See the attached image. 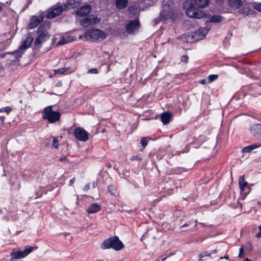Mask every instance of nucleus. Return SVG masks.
<instances>
[{
  "label": "nucleus",
  "mask_w": 261,
  "mask_h": 261,
  "mask_svg": "<svg viewBox=\"0 0 261 261\" xmlns=\"http://www.w3.org/2000/svg\"><path fill=\"white\" fill-rule=\"evenodd\" d=\"M210 0H187L184 3L187 15L190 17L201 18L205 14L197 7L204 8L208 5Z\"/></svg>",
  "instance_id": "nucleus-1"
},
{
  "label": "nucleus",
  "mask_w": 261,
  "mask_h": 261,
  "mask_svg": "<svg viewBox=\"0 0 261 261\" xmlns=\"http://www.w3.org/2000/svg\"><path fill=\"white\" fill-rule=\"evenodd\" d=\"M124 247L122 242L119 239L117 236L110 237L105 240L102 245V249L112 248L115 250H120Z\"/></svg>",
  "instance_id": "nucleus-2"
},
{
  "label": "nucleus",
  "mask_w": 261,
  "mask_h": 261,
  "mask_svg": "<svg viewBox=\"0 0 261 261\" xmlns=\"http://www.w3.org/2000/svg\"><path fill=\"white\" fill-rule=\"evenodd\" d=\"M53 106H48L42 112L43 118L47 120L50 123H54L59 120L61 117L60 113L53 111Z\"/></svg>",
  "instance_id": "nucleus-3"
},
{
  "label": "nucleus",
  "mask_w": 261,
  "mask_h": 261,
  "mask_svg": "<svg viewBox=\"0 0 261 261\" xmlns=\"http://www.w3.org/2000/svg\"><path fill=\"white\" fill-rule=\"evenodd\" d=\"M173 3L170 1L163 2L162 10L160 12V16L164 19H173L174 17L172 9Z\"/></svg>",
  "instance_id": "nucleus-4"
},
{
  "label": "nucleus",
  "mask_w": 261,
  "mask_h": 261,
  "mask_svg": "<svg viewBox=\"0 0 261 261\" xmlns=\"http://www.w3.org/2000/svg\"><path fill=\"white\" fill-rule=\"evenodd\" d=\"M85 37L87 40L94 41L99 38H105L106 34L103 31L99 29H90L86 31L85 34Z\"/></svg>",
  "instance_id": "nucleus-5"
},
{
  "label": "nucleus",
  "mask_w": 261,
  "mask_h": 261,
  "mask_svg": "<svg viewBox=\"0 0 261 261\" xmlns=\"http://www.w3.org/2000/svg\"><path fill=\"white\" fill-rule=\"evenodd\" d=\"M38 36L35 41V45L37 47H40L43 43L47 41L49 35L46 31L43 30V28L39 27L37 30Z\"/></svg>",
  "instance_id": "nucleus-6"
},
{
  "label": "nucleus",
  "mask_w": 261,
  "mask_h": 261,
  "mask_svg": "<svg viewBox=\"0 0 261 261\" xmlns=\"http://www.w3.org/2000/svg\"><path fill=\"white\" fill-rule=\"evenodd\" d=\"M75 138L82 142H86L89 139V133L82 127H77L73 132Z\"/></svg>",
  "instance_id": "nucleus-7"
},
{
  "label": "nucleus",
  "mask_w": 261,
  "mask_h": 261,
  "mask_svg": "<svg viewBox=\"0 0 261 261\" xmlns=\"http://www.w3.org/2000/svg\"><path fill=\"white\" fill-rule=\"evenodd\" d=\"M211 28V26L206 25L205 28H201L193 32L192 37L197 41L201 40L205 36Z\"/></svg>",
  "instance_id": "nucleus-8"
},
{
  "label": "nucleus",
  "mask_w": 261,
  "mask_h": 261,
  "mask_svg": "<svg viewBox=\"0 0 261 261\" xmlns=\"http://www.w3.org/2000/svg\"><path fill=\"white\" fill-rule=\"evenodd\" d=\"M64 8L61 5H55L53 6L47 13L46 17L48 19H51L60 15L63 11Z\"/></svg>",
  "instance_id": "nucleus-9"
},
{
  "label": "nucleus",
  "mask_w": 261,
  "mask_h": 261,
  "mask_svg": "<svg viewBox=\"0 0 261 261\" xmlns=\"http://www.w3.org/2000/svg\"><path fill=\"white\" fill-rule=\"evenodd\" d=\"M100 19L97 17H86L81 21V24L84 27L93 25L100 22Z\"/></svg>",
  "instance_id": "nucleus-10"
},
{
  "label": "nucleus",
  "mask_w": 261,
  "mask_h": 261,
  "mask_svg": "<svg viewBox=\"0 0 261 261\" xmlns=\"http://www.w3.org/2000/svg\"><path fill=\"white\" fill-rule=\"evenodd\" d=\"M140 26V22L138 19H135L129 21L125 26V29L128 33H133L137 31Z\"/></svg>",
  "instance_id": "nucleus-11"
},
{
  "label": "nucleus",
  "mask_w": 261,
  "mask_h": 261,
  "mask_svg": "<svg viewBox=\"0 0 261 261\" xmlns=\"http://www.w3.org/2000/svg\"><path fill=\"white\" fill-rule=\"evenodd\" d=\"M44 16L42 15L39 16H33L28 24V28L30 29H33L36 28L40 23L43 21Z\"/></svg>",
  "instance_id": "nucleus-12"
},
{
  "label": "nucleus",
  "mask_w": 261,
  "mask_h": 261,
  "mask_svg": "<svg viewBox=\"0 0 261 261\" xmlns=\"http://www.w3.org/2000/svg\"><path fill=\"white\" fill-rule=\"evenodd\" d=\"M33 41V37L29 34L25 39L22 41V43L19 46V49L24 51L28 48Z\"/></svg>",
  "instance_id": "nucleus-13"
},
{
  "label": "nucleus",
  "mask_w": 261,
  "mask_h": 261,
  "mask_svg": "<svg viewBox=\"0 0 261 261\" xmlns=\"http://www.w3.org/2000/svg\"><path fill=\"white\" fill-rule=\"evenodd\" d=\"M91 11V7L89 5H85L77 9L76 14L79 16H84L88 15Z\"/></svg>",
  "instance_id": "nucleus-14"
},
{
  "label": "nucleus",
  "mask_w": 261,
  "mask_h": 261,
  "mask_svg": "<svg viewBox=\"0 0 261 261\" xmlns=\"http://www.w3.org/2000/svg\"><path fill=\"white\" fill-rule=\"evenodd\" d=\"M250 132L253 136H256L261 134V124H254L250 127Z\"/></svg>",
  "instance_id": "nucleus-15"
},
{
  "label": "nucleus",
  "mask_w": 261,
  "mask_h": 261,
  "mask_svg": "<svg viewBox=\"0 0 261 261\" xmlns=\"http://www.w3.org/2000/svg\"><path fill=\"white\" fill-rule=\"evenodd\" d=\"M172 115L169 112H165L161 114V120L164 124H167L169 123L170 118Z\"/></svg>",
  "instance_id": "nucleus-16"
},
{
  "label": "nucleus",
  "mask_w": 261,
  "mask_h": 261,
  "mask_svg": "<svg viewBox=\"0 0 261 261\" xmlns=\"http://www.w3.org/2000/svg\"><path fill=\"white\" fill-rule=\"evenodd\" d=\"M80 5V1H76L75 0H68L67 2L65 4V9H71L77 7Z\"/></svg>",
  "instance_id": "nucleus-17"
},
{
  "label": "nucleus",
  "mask_w": 261,
  "mask_h": 261,
  "mask_svg": "<svg viewBox=\"0 0 261 261\" xmlns=\"http://www.w3.org/2000/svg\"><path fill=\"white\" fill-rule=\"evenodd\" d=\"M23 251H21L19 249H14L11 252L10 255L13 259H19L24 258L23 256Z\"/></svg>",
  "instance_id": "nucleus-18"
},
{
  "label": "nucleus",
  "mask_w": 261,
  "mask_h": 261,
  "mask_svg": "<svg viewBox=\"0 0 261 261\" xmlns=\"http://www.w3.org/2000/svg\"><path fill=\"white\" fill-rule=\"evenodd\" d=\"M101 209V207L99 204L94 203H92L88 207L87 211L89 214L95 213L99 212Z\"/></svg>",
  "instance_id": "nucleus-19"
},
{
  "label": "nucleus",
  "mask_w": 261,
  "mask_h": 261,
  "mask_svg": "<svg viewBox=\"0 0 261 261\" xmlns=\"http://www.w3.org/2000/svg\"><path fill=\"white\" fill-rule=\"evenodd\" d=\"M228 5L234 9H239L243 5L241 0H228Z\"/></svg>",
  "instance_id": "nucleus-20"
},
{
  "label": "nucleus",
  "mask_w": 261,
  "mask_h": 261,
  "mask_svg": "<svg viewBox=\"0 0 261 261\" xmlns=\"http://www.w3.org/2000/svg\"><path fill=\"white\" fill-rule=\"evenodd\" d=\"M222 16L220 15H213L212 16L210 21H207L206 22V25L208 26H211V22L213 23H218L221 22L222 20Z\"/></svg>",
  "instance_id": "nucleus-21"
},
{
  "label": "nucleus",
  "mask_w": 261,
  "mask_h": 261,
  "mask_svg": "<svg viewBox=\"0 0 261 261\" xmlns=\"http://www.w3.org/2000/svg\"><path fill=\"white\" fill-rule=\"evenodd\" d=\"M73 41V39L72 37L68 36H64L57 43L58 45H62L65 44H67L70 42Z\"/></svg>",
  "instance_id": "nucleus-22"
},
{
  "label": "nucleus",
  "mask_w": 261,
  "mask_h": 261,
  "mask_svg": "<svg viewBox=\"0 0 261 261\" xmlns=\"http://www.w3.org/2000/svg\"><path fill=\"white\" fill-rule=\"evenodd\" d=\"M127 3V0H116V6L117 8L119 9H122L125 8Z\"/></svg>",
  "instance_id": "nucleus-23"
},
{
  "label": "nucleus",
  "mask_w": 261,
  "mask_h": 261,
  "mask_svg": "<svg viewBox=\"0 0 261 261\" xmlns=\"http://www.w3.org/2000/svg\"><path fill=\"white\" fill-rule=\"evenodd\" d=\"M260 146V144H258V145H256V144H254V145H249V146H247L246 147H245L243 149V152L244 153L245 152H251L252 150L259 147V146Z\"/></svg>",
  "instance_id": "nucleus-24"
},
{
  "label": "nucleus",
  "mask_w": 261,
  "mask_h": 261,
  "mask_svg": "<svg viewBox=\"0 0 261 261\" xmlns=\"http://www.w3.org/2000/svg\"><path fill=\"white\" fill-rule=\"evenodd\" d=\"M239 184L241 191H243L244 188L247 186V182L244 179V176H241L239 179Z\"/></svg>",
  "instance_id": "nucleus-25"
},
{
  "label": "nucleus",
  "mask_w": 261,
  "mask_h": 261,
  "mask_svg": "<svg viewBox=\"0 0 261 261\" xmlns=\"http://www.w3.org/2000/svg\"><path fill=\"white\" fill-rule=\"evenodd\" d=\"M211 255V253L208 251H202L200 254H198V256L199 257L198 261H205V259H203L205 257H210Z\"/></svg>",
  "instance_id": "nucleus-26"
},
{
  "label": "nucleus",
  "mask_w": 261,
  "mask_h": 261,
  "mask_svg": "<svg viewBox=\"0 0 261 261\" xmlns=\"http://www.w3.org/2000/svg\"><path fill=\"white\" fill-rule=\"evenodd\" d=\"M37 248V247L26 246L24 251H23V253H22L24 257L28 255L34 250V249H36Z\"/></svg>",
  "instance_id": "nucleus-27"
},
{
  "label": "nucleus",
  "mask_w": 261,
  "mask_h": 261,
  "mask_svg": "<svg viewBox=\"0 0 261 261\" xmlns=\"http://www.w3.org/2000/svg\"><path fill=\"white\" fill-rule=\"evenodd\" d=\"M24 51V50H21L19 48L18 49L12 52L11 54L13 55L16 59H18L21 57Z\"/></svg>",
  "instance_id": "nucleus-28"
},
{
  "label": "nucleus",
  "mask_w": 261,
  "mask_h": 261,
  "mask_svg": "<svg viewBox=\"0 0 261 261\" xmlns=\"http://www.w3.org/2000/svg\"><path fill=\"white\" fill-rule=\"evenodd\" d=\"M190 145H187L184 148V149H182L180 151H176L175 152V153H174V155H179L180 154V153H186V152H188L190 150Z\"/></svg>",
  "instance_id": "nucleus-29"
},
{
  "label": "nucleus",
  "mask_w": 261,
  "mask_h": 261,
  "mask_svg": "<svg viewBox=\"0 0 261 261\" xmlns=\"http://www.w3.org/2000/svg\"><path fill=\"white\" fill-rule=\"evenodd\" d=\"M69 69H70V67H64L60 69L55 70V74H63L67 72Z\"/></svg>",
  "instance_id": "nucleus-30"
},
{
  "label": "nucleus",
  "mask_w": 261,
  "mask_h": 261,
  "mask_svg": "<svg viewBox=\"0 0 261 261\" xmlns=\"http://www.w3.org/2000/svg\"><path fill=\"white\" fill-rule=\"evenodd\" d=\"M251 10L248 8H245L244 9H241L239 10V13L241 14H245L246 15H249L250 14H252L251 12Z\"/></svg>",
  "instance_id": "nucleus-31"
},
{
  "label": "nucleus",
  "mask_w": 261,
  "mask_h": 261,
  "mask_svg": "<svg viewBox=\"0 0 261 261\" xmlns=\"http://www.w3.org/2000/svg\"><path fill=\"white\" fill-rule=\"evenodd\" d=\"M218 77V75L216 74H211L208 76L207 83L209 84L216 80Z\"/></svg>",
  "instance_id": "nucleus-32"
},
{
  "label": "nucleus",
  "mask_w": 261,
  "mask_h": 261,
  "mask_svg": "<svg viewBox=\"0 0 261 261\" xmlns=\"http://www.w3.org/2000/svg\"><path fill=\"white\" fill-rule=\"evenodd\" d=\"M108 190L109 192L111 193L112 195H116V189L115 187L113 185H110L108 187Z\"/></svg>",
  "instance_id": "nucleus-33"
},
{
  "label": "nucleus",
  "mask_w": 261,
  "mask_h": 261,
  "mask_svg": "<svg viewBox=\"0 0 261 261\" xmlns=\"http://www.w3.org/2000/svg\"><path fill=\"white\" fill-rule=\"evenodd\" d=\"M128 10L130 13L135 14L137 12V8L136 6L132 5L128 7Z\"/></svg>",
  "instance_id": "nucleus-34"
},
{
  "label": "nucleus",
  "mask_w": 261,
  "mask_h": 261,
  "mask_svg": "<svg viewBox=\"0 0 261 261\" xmlns=\"http://www.w3.org/2000/svg\"><path fill=\"white\" fill-rule=\"evenodd\" d=\"M148 139L146 137H143L141 140V144L143 148H145L147 145Z\"/></svg>",
  "instance_id": "nucleus-35"
},
{
  "label": "nucleus",
  "mask_w": 261,
  "mask_h": 261,
  "mask_svg": "<svg viewBox=\"0 0 261 261\" xmlns=\"http://www.w3.org/2000/svg\"><path fill=\"white\" fill-rule=\"evenodd\" d=\"M12 111V109L10 107H6L2 108L0 109V112H6L8 114Z\"/></svg>",
  "instance_id": "nucleus-36"
},
{
  "label": "nucleus",
  "mask_w": 261,
  "mask_h": 261,
  "mask_svg": "<svg viewBox=\"0 0 261 261\" xmlns=\"http://www.w3.org/2000/svg\"><path fill=\"white\" fill-rule=\"evenodd\" d=\"M254 8L257 11L261 12V3L254 4Z\"/></svg>",
  "instance_id": "nucleus-37"
},
{
  "label": "nucleus",
  "mask_w": 261,
  "mask_h": 261,
  "mask_svg": "<svg viewBox=\"0 0 261 261\" xmlns=\"http://www.w3.org/2000/svg\"><path fill=\"white\" fill-rule=\"evenodd\" d=\"M53 146L55 148H57L59 146L58 141L55 137L53 138Z\"/></svg>",
  "instance_id": "nucleus-38"
},
{
  "label": "nucleus",
  "mask_w": 261,
  "mask_h": 261,
  "mask_svg": "<svg viewBox=\"0 0 261 261\" xmlns=\"http://www.w3.org/2000/svg\"><path fill=\"white\" fill-rule=\"evenodd\" d=\"M88 73L91 74H97L98 73V70L97 68H92L88 71Z\"/></svg>",
  "instance_id": "nucleus-39"
},
{
  "label": "nucleus",
  "mask_w": 261,
  "mask_h": 261,
  "mask_svg": "<svg viewBox=\"0 0 261 261\" xmlns=\"http://www.w3.org/2000/svg\"><path fill=\"white\" fill-rule=\"evenodd\" d=\"M189 57L187 55H184L181 57V61L185 63H187L188 61Z\"/></svg>",
  "instance_id": "nucleus-40"
},
{
  "label": "nucleus",
  "mask_w": 261,
  "mask_h": 261,
  "mask_svg": "<svg viewBox=\"0 0 261 261\" xmlns=\"http://www.w3.org/2000/svg\"><path fill=\"white\" fill-rule=\"evenodd\" d=\"M141 160H142V158L138 155L133 156L130 159L131 161H135V160L141 161Z\"/></svg>",
  "instance_id": "nucleus-41"
},
{
  "label": "nucleus",
  "mask_w": 261,
  "mask_h": 261,
  "mask_svg": "<svg viewBox=\"0 0 261 261\" xmlns=\"http://www.w3.org/2000/svg\"><path fill=\"white\" fill-rule=\"evenodd\" d=\"M244 253L243 251V247H241L239 250V257H244Z\"/></svg>",
  "instance_id": "nucleus-42"
},
{
  "label": "nucleus",
  "mask_w": 261,
  "mask_h": 261,
  "mask_svg": "<svg viewBox=\"0 0 261 261\" xmlns=\"http://www.w3.org/2000/svg\"><path fill=\"white\" fill-rule=\"evenodd\" d=\"M90 183L86 184L83 189L84 191L85 192H87L90 189Z\"/></svg>",
  "instance_id": "nucleus-43"
},
{
  "label": "nucleus",
  "mask_w": 261,
  "mask_h": 261,
  "mask_svg": "<svg viewBox=\"0 0 261 261\" xmlns=\"http://www.w3.org/2000/svg\"><path fill=\"white\" fill-rule=\"evenodd\" d=\"M258 228L259 231L255 234V237L257 238H259L261 237V226H259Z\"/></svg>",
  "instance_id": "nucleus-44"
},
{
  "label": "nucleus",
  "mask_w": 261,
  "mask_h": 261,
  "mask_svg": "<svg viewBox=\"0 0 261 261\" xmlns=\"http://www.w3.org/2000/svg\"><path fill=\"white\" fill-rule=\"evenodd\" d=\"M199 82L200 84H203V85L209 84L208 83H207V80H206V79H202Z\"/></svg>",
  "instance_id": "nucleus-45"
},
{
  "label": "nucleus",
  "mask_w": 261,
  "mask_h": 261,
  "mask_svg": "<svg viewBox=\"0 0 261 261\" xmlns=\"http://www.w3.org/2000/svg\"><path fill=\"white\" fill-rule=\"evenodd\" d=\"M75 178H74H74H71V179L70 180V181H69V183H70V186H72V185L73 184L74 182L75 181Z\"/></svg>",
  "instance_id": "nucleus-46"
},
{
  "label": "nucleus",
  "mask_w": 261,
  "mask_h": 261,
  "mask_svg": "<svg viewBox=\"0 0 261 261\" xmlns=\"http://www.w3.org/2000/svg\"><path fill=\"white\" fill-rule=\"evenodd\" d=\"M209 252L211 253L212 255L216 253L217 252V250L216 249H215Z\"/></svg>",
  "instance_id": "nucleus-47"
},
{
  "label": "nucleus",
  "mask_w": 261,
  "mask_h": 261,
  "mask_svg": "<svg viewBox=\"0 0 261 261\" xmlns=\"http://www.w3.org/2000/svg\"><path fill=\"white\" fill-rule=\"evenodd\" d=\"M188 226H189V224L188 223H185L184 224H183L181 227H188Z\"/></svg>",
  "instance_id": "nucleus-48"
},
{
  "label": "nucleus",
  "mask_w": 261,
  "mask_h": 261,
  "mask_svg": "<svg viewBox=\"0 0 261 261\" xmlns=\"http://www.w3.org/2000/svg\"><path fill=\"white\" fill-rule=\"evenodd\" d=\"M67 160V158H65V157H64V158H60V159H59V161H65V160Z\"/></svg>",
  "instance_id": "nucleus-49"
},
{
  "label": "nucleus",
  "mask_w": 261,
  "mask_h": 261,
  "mask_svg": "<svg viewBox=\"0 0 261 261\" xmlns=\"http://www.w3.org/2000/svg\"><path fill=\"white\" fill-rule=\"evenodd\" d=\"M92 185H93V188H95V185H96V182H93L92 183Z\"/></svg>",
  "instance_id": "nucleus-50"
},
{
  "label": "nucleus",
  "mask_w": 261,
  "mask_h": 261,
  "mask_svg": "<svg viewBox=\"0 0 261 261\" xmlns=\"http://www.w3.org/2000/svg\"><path fill=\"white\" fill-rule=\"evenodd\" d=\"M28 6H29V5H26V6L24 7L23 10H25L28 8Z\"/></svg>",
  "instance_id": "nucleus-51"
},
{
  "label": "nucleus",
  "mask_w": 261,
  "mask_h": 261,
  "mask_svg": "<svg viewBox=\"0 0 261 261\" xmlns=\"http://www.w3.org/2000/svg\"><path fill=\"white\" fill-rule=\"evenodd\" d=\"M245 261H251V260H250V259H248V258H247V259L245 260Z\"/></svg>",
  "instance_id": "nucleus-52"
},
{
  "label": "nucleus",
  "mask_w": 261,
  "mask_h": 261,
  "mask_svg": "<svg viewBox=\"0 0 261 261\" xmlns=\"http://www.w3.org/2000/svg\"><path fill=\"white\" fill-rule=\"evenodd\" d=\"M166 259V258H164L162 259V261H164Z\"/></svg>",
  "instance_id": "nucleus-53"
},
{
  "label": "nucleus",
  "mask_w": 261,
  "mask_h": 261,
  "mask_svg": "<svg viewBox=\"0 0 261 261\" xmlns=\"http://www.w3.org/2000/svg\"><path fill=\"white\" fill-rule=\"evenodd\" d=\"M31 3V2L30 1H29V4H28V5H29V4H30Z\"/></svg>",
  "instance_id": "nucleus-54"
},
{
  "label": "nucleus",
  "mask_w": 261,
  "mask_h": 261,
  "mask_svg": "<svg viewBox=\"0 0 261 261\" xmlns=\"http://www.w3.org/2000/svg\"><path fill=\"white\" fill-rule=\"evenodd\" d=\"M58 86L61 85V83H58Z\"/></svg>",
  "instance_id": "nucleus-55"
},
{
  "label": "nucleus",
  "mask_w": 261,
  "mask_h": 261,
  "mask_svg": "<svg viewBox=\"0 0 261 261\" xmlns=\"http://www.w3.org/2000/svg\"><path fill=\"white\" fill-rule=\"evenodd\" d=\"M58 86L61 85V83H58Z\"/></svg>",
  "instance_id": "nucleus-56"
},
{
  "label": "nucleus",
  "mask_w": 261,
  "mask_h": 261,
  "mask_svg": "<svg viewBox=\"0 0 261 261\" xmlns=\"http://www.w3.org/2000/svg\"><path fill=\"white\" fill-rule=\"evenodd\" d=\"M155 229H151L150 231H155Z\"/></svg>",
  "instance_id": "nucleus-57"
},
{
  "label": "nucleus",
  "mask_w": 261,
  "mask_h": 261,
  "mask_svg": "<svg viewBox=\"0 0 261 261\" xmlns=\"http://www.w3.org/2000/svg\"><path fill=\"white\" fill-rule=\"evenodd\" d=\"M147 5H151V3L147 4Z\"/></svg>",
  "instance_id": "nucleus-58"
},
{
  "label": "nucleus",
  "mask_w": 261,
  "mask_h": 261,
  "mask_svg": "<svg viewBox=\"0 0 261 261\" xmlns=\"http://www.w3.org/2000/svg\"><path fill=\"white\" fill-rule=\"evenodd\" d=\"M143 237H144V236H142V238H141V240H142V239H143Z\"/></svg>",
  "instance_id": "nucleus-59"
},
{
  "label": "nucleus",
  "mask_w": 261,
  "mask_h": 261,
  "mask_svg": "<svg viewBox=\"0 0 261 261\" xmlns=\"http://www.w3.org/2000/svg\"><path fill=\"white\" fill-rule=\"evenodd\" d=\"M224 258H226V259H228V257H226L225 256Z\"/></svg>",
  "instance_id": "nucleus-60"
},
{
  "label": "nucleus",
  "mask_w": 261,
  "mask_h": 261,
  "mask_svg": "<svg viewBox=\"0 0 261 261\" xmlns=\"http://www.w3.org/2000/svg\"><path fill=\"white\" fill-rule=\"evenodd\" d=\"M1 10H2V8H1V7H0V11H1Z\"/></svg>",
  "instance_id": "nucleus-61"
}]
</instances>
